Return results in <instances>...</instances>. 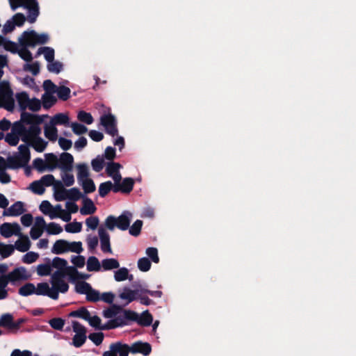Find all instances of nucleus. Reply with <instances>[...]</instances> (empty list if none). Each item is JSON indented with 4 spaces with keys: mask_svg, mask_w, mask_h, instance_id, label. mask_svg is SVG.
Returning a JSON list of instances; mask_svg holds the SVG:
<instances>
[{
    "mask_svg": "<svg viewBox=\"0 0 356 356\" xmlns=\"http://www.w3.org/2000/svg\"><path fill=\"white\" fill-rule=\"evenodd\" d=\"M47 115L40 116L28 112H22L20 120L11 124L9 134H41L40 124Z\"/></svg>",
    "mask_w": 356,
    "mask_h": 356,
    "instance_id": "obj_1",
    "label": "nucleus"
},
{
    "mask_svg": "<svg viewBox=\"0 0 356 356\" xmlns=\"http://www.w3.org/2000/svg\"><path fill=\"white\" fill-rule=\"evenodd\" d=\"M49 41V35L46 33L38 34L35 31H24L19 38L21 46L33 47L36 44H44Z\"/></svg>",
    "mask_w": 356,
    "mask_h": 356,
    "instance_id": "obj_2",
    "label": "nucleus"
},
{
    "mask_svg": "<svg viewBox=\"0 0 356 356\" xmlns=\"http://www.w3.org/2000/svg\"><path fill=\"white\" fill-rule=\"evenodd\" d=\"M131 217V214L128 211L123 212L118 218L110 215L106 218L104 226L110 231H113L115 227L123 231L127 230L130 225Z\"/></svg>",
    "mask_w": 356,
    "mask_h": 356,
    "instance_id": "obj_3",
    "label": "nucleus"
},
{
    "mask_svg": "<svg viewBox=\"0 0 356 356\" xmlns=\"http://www.w3.org/2000/svg\"><path fill=\"white\" fill-rule=\"evenodd\" d=\"M4 108L8 111H13L15 107L13 92L8 81L0 82V108Z\"/></svg>",
    "mask_w": 356,
    "mask_h": 356,
    "instance_id": "obj_4",
    "label": "nucleus"
},
{
    "mask_svg": "<svg viewBox=\"0 0 356 356\" xmlns=\"http://www.w3.org/2000/svg\"><path fill=\"white\" fill-rule=\"evenodd\" d=\"M21 140L38 152H42L48 145V142L40 137V135H21Z\"/></svg>",
    "mask_w": 356,
    "mask_h": 356,
    "instance_id": "obj_5",
    "label": "nucleus"
},
{
    "mask_svg": "<svg viewBox=\"0 0 356 356\" xmlns=\"http://www.w3.org/2000/svg\"><path fill=\"white\" fill-rule=\"evenodd\" d=\"M24 6L29 10L28 21L30 23H34L39 15V8L36 0H24V3H19L17 5H14L10 3V6L13 10H15L18 6Z\"/></svg>",
    "mask_w": 356,
    "mask_h": 356,
    "instance_id": "obj_6",
    "label": "nucleus"
},
{
    "mask_svg": "<svg viewBox=\"0 0 356 356\" xmlns=\"http://www.w3.org/2000/svg\"><path fill=\"white\" fill-rule=\"evenodd\" d=\"M100 124L104 128L106 134H118L117 120L113 114L109 113L102 115Z\"/></svg>",
    "mask_w": 356,
    "mask_h": 356,
    "instance_id": "obj_7",
    "label": "nucleus"
},
{
    "mask_svg": "<svg viewBox=\"0 0 356 356\" xmlns=\"http://www.w3.org/2000/svg\"><path fill=\"white\" fill-rule=\"evenodd\" d=\"M10 283L13 285H17L18 282L28 280L31 275L28 273L24 266L15 268L11 272L7 274Z\"/></svg>",
    "mask_w": 356,
    "mask_h": 356,
    "instance_id": "obj_8",
    "label": "nucleus"
},
{
    "mask_svg": "<svg viewBox=\"0 0 356 356\" xmlns=\"http://www.w3.org/2000/svg\"><path fill=\"white\" fill-rule=\"evenodd\" d=\"M136 312L129 310L124 309L122 310V315H119L113 318L114 324L116 325V328L119 327H122L127 325V321L136 319Z\"/></svg>",
    "mask_w": 356,
    "mask_h": 356,
    "instance_id": "obj_9",
    "label": "nucleus"
},
{
    "mask_svg": "<svg viewBox=\"0 0 356 356\" xmlns=\"http://www.w3.org/2000/svg\"><path fill=\"white\" fill-rule=\"evenodd\" d=\"M35 294L38 296H47L53 300H57L59 296L57 291L50 288L47 282L38 283L37 287H35Z\"/></svg>",
    "mask_w": 356,
    "mask_h": 356,
    "instance_id": "obj_10",
    "label": "nucleus"
},
{
    "mask_svg": "<svg viewBox=\"0 0 356 356\" xmlns=\"http://www.w3.org/2000/svg\"><path fill=\"white\" fill-rule=\"evenodd\" d=\"M73 156L67 152L60 154L58 161V168L63 172H70L73 168Z\"/></svg>",
    "mask_w": 356,
    "mask_h": 356,
    "instance_id": "obj_11",
    "label": "nucleus"
},
{
    "mask_svg": "<svg viewBox=\"0 0 356 356\" xmlns=\"http://www.w3.org/2000/svg\"><path fill=\"white\" fill-rule=\"evenodd\" d=\"M100 239L101 249L103 252H112L110 243V236L105 228L100 227L98 229Z\"/></svg>",
    "mask_w": 356,
    "mask_h": 356,
    "instance_id": "obj_12",
    "label": "nucleus"
},
{
    "mask_svg": "<svg viewBox=\"0 0 356 356\" xmlns=\"http://www.w3.org/2000/svg\"><path fill=\"white\" fill-rule=\"evenodd\" d=\"M152 351V346L147 342H143L140 341H136L131 346V353H141L145 356L149 355Z\"/></svg>",
    "mask_w": 356,
    "mask_h": 356,
    "instance_id": "obj_13",
    "label": "nucleus"
},
{
    "mask_svg": "<svg viewBox=\"0 0 356 356\" xmlns=\"http://www.w3.org/2000/svg\"><path fill=\"white\" fill-rule=\"evenodd\" d=\"M134 181L131 177L124 178L122 180V182L119 184L118 185H115L113 188V191L115 193H118L121 191L124 193H129L134 188Z\"/></svg>",
    "mask_w": 356,
    "mask_h": 356,
    "instance_id": "obj_14",
    "label": "nucleus"
},
{
    "mask_svg": "<svg viewBox=\"0 0 356 356\" xmlns=\"http://www.w3.org/2000/svg\"><path fill=\"white\" fill-rule=\"evenodd\" d=\"M54 197L58 201H63L67 199V190L65 188L63 184L60 181H57L54 184Z\"/></svg>",
    "mask_w": 356,
    "mask_h": 356,
    "instance_id": "obj_15",
    "label": "nucleus"
},
{
    "mask_svg": "<svg viewBox=\"0 0 356 356\" xmlns=\"http://www.w3.org/2000/svg\"><path fill=\"white\" fill-rule=\"evenodd\" d=\"M23 202L18 201L12 204L7 210L3 211L4 216H18L24 212Z\"/></svg>",
    "mask_w": 356,
    "mask_h": 356,
    "instance_id": "obj_16",
    "label": "nucleus"
},
{
    "mask_svg": "<svg viewBox=\"0 0 356 356\" xmlns=\"http://www.w3.org/2000/svg\"><path fill=\"white\" fill-rule=\"evenodd\" d=\"M131 321L137 322V323L141 326L147 327L149 326L153 321L152 315L148 310L144 311L139 316L136 313V319L131 320Z\"/></svg>",
    "mask_w": 356,
    "mask_h": 356,
    "instance_id": "obj_17",
    "label": "nucleus"
},
{
    "mask_svg": "<svg viewBox=\"0 0 356 356\" xmlns=\"http://www.w3.org/2000/svg\"><path fill=\"white\" fill-rule=\"evenodd\" d=\"M110 349L116 354L118 353L120 356H128L129 353L131 352V346L120 342L112 343Z\"/></svg>",
    "mask_w": 356,
    "mask_h": 356,
    "instance_id": "obj_18",
    "label": "nucleus"
},
{
    "mask_svg": "<svg viewBox=\"0 0 356 356\" xmlns=\"http://www.w3.org/2000/svg\"><path fill=\"white\" fill-rule=\"evenodd\" d=\"M97 210L95 205L91 199L85 197L83 201V207L80 209L82 215H91L93 214Z\"/></svg>",
    "mask_w": 356,
    "mask_h": 356,
    "instance_id": "obj_19",
    "label": "nucleus"
},
{
    "mask_svg": "<svg viewBox=\"0 0 356 356\" xmlns=\"http://www.w3.org/2000/svg\"><path fill=\"white\" fill-rule=\"evenodd\" d=\"M31 247V241L29 237L26 235L20 236L15 243V248L19 252H24L29 250Z\"/></svg>",
    "mask_w": 356,
    "mask_h": 356,
    "instance_id": "obj_20",
    "label": "nucleus"
},
{
    "mask_svg": "<svg viewBox=\"0 0 356 356\" xmlns=\"http://www.w3.org/2000/svg\"><path fill=\"white\" fill-rule=\"evenodd\" d=\"M69 242L63 240H57L52 248V252L56 254H61L68 252Z\"/></svg>",
    "mask_w": 356,
    "mask_h": 356,
    "instance_id": "obj_21",
    "label": "nucleus"
},
{
    "mask_svg": "<svg viewBox=\"0 0 356 356\" xmlns=\"http://www.w3.org/2000/svg\"><path fill=\"white\" fill-rule=\"evenodd\" d=\"M51 118L56 126L63 125L65 127H69V125H70V118L67 113H58Z\"/></svg>",
    "mask_w": 356,
    "mask_h": 356,
    "instance_id": "obj_22",
    "label": "nucleus"
},
{
    "mask_svg": "<svg viewBox=\"0 0 356 356\" xmlns=\"http://www.w3.org/2000/svg\"><path fill=\"white\" fill-rule=\"evenodd\" d=\"M39 209L44 215H48L51 219H54L58 216V213L53 212V206L47 200H43L40 204Z\"/></svg>",
    "mask_w": 356,
    "mask_h": 356,
    "instance_id": "obj_23",
    "label": "nucleus"
},
{
    "mask_svg": "<svg viewBox=\"0 0 356 356\" xmlns=\"http://www.w3.org/2000/svg\"><path fill=\"white\" fill-rule=\"evenodd\" d=\"M27 165L18 156H10L7 159V168L10 169H18Z\"/></svg>",
    "mask_w": 356,
    "mask_h": 356,
    "instance_id": "obj_24",
    "label": "nucleus"
},
{
    "mask_svg": "<svg viewBox=\"0 0 356 356\" xmlns=\"http://www.w3.org/2000/svg\"><path fill=\"white\" fill-rule=\"evenodd\" d=\"M16 99L19 106L20 110H22V112H26L25 110L28 107L29 103L30 102L28 94L26 92L17 93Z\"/></svg>",
    "mask_w": 356,
    "mask_h": 356,
    "instance_id": "obj_25",
    "label": "nucleus"
},
{
    "mask_svg": "<svg viewBox=\"0 0 356 356\" xmlns=\"http://www.w3.org/2000/svg\"><path fill=\"white\" fill-rule=\"evenodd\" d=\"M7 274L0 275V300L6 299L8 296V291L6 289L10 280Z\"/></svg>",
    "mask_w": 356,
    "mask_h": 356,
    "instance_id": "obj_26",
    "label": "nucleus"
},
{
    "mask_svg": "<svg viewBox=\"0 0 356 356\" xmlns=\"http://www.w3.org/2000/svg\"><path fill=\"white\" fill-rule=\"evenodd\" d=\"M69 277L72 281H76L79 280H87L89 278L90 275L79 273L76 268L70 266L68 268Z\"/></svg>",
    "mask_w": 356,
    "mask_h": 356,
    "instance_id": "obj_27",
    "label": "nucleus"
},
{
    "mask_svg": "<svg viewBox=\"0 0 356 356\" xmlns=\"http://www.w3.org/2000/svg\"><path fill=\"white\" fill-rule=\"evenodd\" d=\"M120 267L119 261L114 258L104 259L102 261V268L104 270H111Z\"/></svg>",
    "mask_w": 356,
    "mask_h": 356,
    "instance_id": "obj_28",
    "label": "nucleus"
},
{
    "mask_svg": "<svg viewBox=\"0 0 356 356\" xmlns=\"http://www.w3.org/2000/svg\"><path fill=\"white\" fill-rule=\"evenodd\" d=\"M46 165L49 170H53L56 168H58L59 159L53 153H49L45 154Z\"/></svg>",
    "mask_w": 356,
    "mask_h": 356,
    "instance_id": "obj_29",
    "label": "nucleus"
},
{
    "mask_svg": "<svg viewBox=\"0 0 356 356\" xmlns=\"http://www.w3.org/2000/svg\"><path fill=\"white\" fill-rule=\"evenodd\" d=\"M129 270L125 268H118V270L114 272V279L116 282H122L129 278ZM132 275H130L129 279L132 278Z\"/></svg>",
    "mask_w": 356,
    "mask_h": 356,
    "instance_id": "obj_30",
    "label": "nucleus"
},
{
    "mask_svg": "<svg viewBox=\"0 0 356 356\" xmlns=\"http://www.w3.org/2000/svg\"><path fill=\"white\" fill-rule=\"evenodd\" d=\"M44 54V58L48 63L54 60V50L49 47H40L37 52V56Z\"/></svg>",
    "mask_w": 356,
    "mask_h": 356,
    "instance_id": "obj_31",
    "label": "nucleus"
},
{
    "mask_svg": "<svg viewBox=\"0 0 356 356\" xmlns=\"http://www.w3.org/2000/svg\"><path fill=\"white\" fill-rule=\"evenodd\" d=\"M35 286L33 283H26L22 286L19 290L18 293L22 296H29L32 294H35Z\"/></svg>",
    "mask_w": 356,
    "mask_h": 356,
    "instance_id": "obj_32",
    "label": "nucleus"
},
{
    "mask_svg": "<svg viewBox=\"0 0 356 356\" xmlns=\"http://www.w3.org/2000/svg\"><path fill=\"white\" fill-rule=\"evenodd\" d=\"M102 268V264L99 263L98 259L95 256H91L87 261V270L88 271H99Z\"/></svg>",
    "mask_w": 356,
    "mask_h": 356,
    "instance_id": "obj_33",
    "label": "nucleus"
},
{
    "mask_svg": "<svg viewBox=\"0 0 356 356\" xmlns=\"http://www.w3.org/2000/svg\"><path fill=\"white\" fill-rule=\"evenodd\" d=\"M79 183L81 185L84 193L86 194L93 193L96 189L95 183L90 178L79 181Z\"/></svg>",
    "mask_w": 356,
    "mask_h": 356,
    "instance_id": "obj_34",
    "label": "nucleus"
},
{
    "mask_svg": "<svg viewBox=\"0 0 356 356\" xmlns=\"http://www.w3.org/2000/svg\"><path fill=\"white\" fill-rule=\"evenodd\" d=\"M76 168L78 181L89 178L88 167L86 163L79 164Z\"/></svg>",
    "mask_w": 356,
    "mask_h": 356,
    "instance_id": "obj_35",
    "label": "nucleus"
},
{
    "mask_svg": "<svg viewBox=\"0 0 356 356\" xmlns=\"http://www.w3.org/2000/svg\"><path fill=\"white\" fill-rule=\"evenodd\" d=\"M29 147L30 146L25 143L20 145L18 147L19 154L17 156L20 157V159H22L24 163H29L31 158Z\"/></svg>",
    "mask_w": 356,
    "mask_h": 356,
    "instance_id": "obj_36",
    "label": "nucleus"
},
{
    "mask_svg": "<svg viewBox=\"0 0 356 356\" xmlns=\"http://www.w3.org/2000/svg\"><path fill=\"white\" fill-rule=\"evenodd\" d=\"M68 268H69V267L65 268V270H57L56 271H55L51 275V284L55 285L58 282H59L60 281H63V277L65 275L69 276Z\"/></svg>",
    "mask_w": 356,
    "mask_h": 356,
    "instance_id": "obj_37",
    "label": "nucleus"
},
{
    "mask_svg": "<svg viewBox=\"0 0 356 356\" xmlns=\"http://www.w3.org/2000/svg\"><path fill=\"white\" fill-rule=\"evenodd\" d=\"M136 294L137 291H134L128 287H125L124 288L123 292L120 294V298L123 300H127L128 303H129L136 299Z\"/></svg>",
    "mask_w": 356,
    "mask_h": 356,
    "instance_id": "obj_38",
    "label": "nucleus"
},
{
    "mask_svg": "<svg viewBox=\"0 0 356 356\" xmlns=\"http://www.w3.org/2000/svg\"><path fill=\"white\" fill-rule=\"evenodd\" d=\"M70 89L64 86L57 87L56 90L58 97L63 101H67L70 97Z\"/></svg>",
    "mask_w": 356,
    "mask_h": 356,
    "instance_id": "obj_39",
    "label": "nucleus"
},
{
    "mask_svg": "<svg viewBox=\"0 0 356 356\" xmlns=\"http://www.w3.org/2000/svg\"><path fill=\"white\" fill-rule=\"evenodd\" d=\"M120 310H122L120 306L113 305L111 307L104 310L103 315L105 318H112L115 317Z\"/></svg>",
    "mask_w": 356,
    "mask_h": 356,
    "instance_id": "obj_40",
    "label": "nucleus"
},
{
    "mask_svg": "<svg viewBox=\"0 0 356 356\" xmlns=\"http://www.w3.org/2000/svg\"><path fill=\"white\" fill-rule=\"evenodd\" d=\"M15 248V245L0 243V254L3 258H7L13 253Z\"/></svg>",
    "mask_w": 356,
    "mask_h": 356,
    "instance_id": "obj_41",
    "label": "nucleus"
},
{
    "mask_svg": "<svg viewBox=\"0 0 356 356\" xmlns=\"http://www.w3.org/2000/svg\"><path fill=\"white\" fill-rule=\"evenodd\" d=\"M113 188V184L111 181L102 183L99 186V194L101 197H106Z\"/></svg>",
    "mask_w": 356,
    "mask_h": 356,
    "instance_id": "obj_42",
    "label": "nucleus"
},
{
    "mask_svg": "<svg viewBox=\"0 0 356 356\" xmlns=\"http://www.w3.org/2000/svg\"><path fill=\"white\" fill-rule=\"evenodd\" d=\"M89 311L86 307H81L80 309L73 311L70 314V316L78 317L87 321L90 316Z\"/></svg>",
    "mask_w": 356,
    "mask_h": 356,
    "instance_id": "obj_43",
    "label": "nucleus"
},
{
    "mask_svg": "<svg viewBox=\"0 0 356 356\" xmlns=\"http://www.w3.org/2000/svg\"><path fill=\"white\" fill-rule=\"evenodd\" d=\"M47 67L49 72L58 74L63 70V65L62 63L54 60L47 64Z\"/></svg>",
    "mask_w": 356,
    "mask_h": 356,
    "instance_id": "obj_44",
    "label": "nucleus"
},
{
    "mask_svg": "<svg viewBox=\"0 0 356 356\" xmlns=\"http://www.w3.org/2000/svg\"><path fill=\"white\" fill-rule=\"evenodd\" d=\"M42 104L44 108H49L57 102L56 98L51 93L44 94L42 96Z\"/></svg>",
    "mask_w": 356,
    "mask_h": 356,
    "instance_id": "obj_45",
    "label": "nucleus"
},
{
    "mask_svg": "<svg viewBox=\"0 0 356 356\" xmlns=\"http://www.w3.org/2000/svg\"><path fill=\"white\" fill-rule=\"evenodd\" d=\"M78 120L87 124H90L93 122L94 120L92 115L90 113H87L85 111H80L77 114Z\"/></svg>",
    "mask_w": 356,
    "mask_h": 356,
    "instance_id": "obj_46",
    "label": "nucleus"
},
{
    "mask_svg": "<svg viewBox=\"0 0 356 356\" xmlns=\"http://www.w3.org/2000/svg\"><path fill=\"white\" fill-rule=\"evenodd\" d=\"M91 287L89 283L81 281L76 284L75 290L78 293L87 295L89 290L91 289Z\"/></svg>",
    "mask_w": 356,
    "mask_h": 356,
    "instance_id": "obj_47",
    "label": "nucleus"
},
{
    "mask_svg": "<svg viewBox=\"0 0 356 356\" xmlns=\"http://www.w3.org/2000/svg\"><path fill=\"white\" fill-rule=\"evenodd\" d=\"M4 139L11 146H15L21 140V135H0V140Z\"/></svg>",
    "mask_w": 356,
    "mask_h": 356,
    "instance_id": "obj_48",
    "label": "nucleus"
},
{
    "mask_svg": "<svg viewBox=\"0 0 356 356\" xmlns=\"http://www.w3.org/2000/svg\"><path fill=\"white\" fill-rule=\"evenodd\" d=\"M13 317L10 314H3L0 318V326L12 329Z\"/></svg>",
    "mask_w": 356,
    "mask_h": 356,
    "instance_id": "obj_49",
    "label": "nucleus"
},
{
    "mask_svg": "<svg viewBox=\"0 0 356 356\" xmlns=\"http://www.w3.org/2000/svg\"><path fill=\"white\" fill-rule=\"evenodd\" d=\"M67 261L63 258L60 257H55L52 261V267L57 268L60 270H65V268H68Z\"/></svg>",
    "mask_w": 356,
    "mask_h": 356,
    "instance_id": "obj_50",
    "label": "nucleus"
},
{
    "mask_svg": "<svg viewBox=\"0 0 356 356\" xmlns=\"http://www.w3.org/2000/svg\"><path fill=\"white\" fill-rule=\"evenodd\" d=\"M29 188L34 193L38 195H42L44 193V187L40 180L33 181Z\"/></svg>",
    "mask_w": 356,
    "mask_h": 356,
    "instance_id": "obj_51",
    "label": "nucleus"
},
{
    "mask_svg": "<svg viewBox=\"0 0 356 356\" xmlns=\"http://www.w3.org/2000/svg\"><path fill=\"white\" fill-rule=\"evenodd\" d=\"M83 197L82 193L77 188H72L67 190V199L72 201H77Z\"/></svg>",
    "mask_w": 356,
    "mask_h": 356,
    "instance_id": "obj_52",
    "label": "nucleus"
},
{
    "mask_svg": "<svg viewBox=\"0 0 356 356\" xmlns=\"http://www.w3.org/2000/svg\"><path fill=\"white\" fill-rule=\"evenodd\" d=\"M22 49H19L17 54L24 60L26 62H31L33 56L31 52L27 49L29 47L22 46Z\"/></svg>",
    "mask_w": 356,
    "mask_h": 356,
    "instance_id": "obj_53",
    "label": "nucleus"
},
{
    "mask_svg": "<svg viewBox=\"0 0 356 356\" xmlns=\"http://www.w3.org/2000/svg\"><path fill=\"white\" fill-rule=\"evenodd\" d=\"M46 231L49 234L56 235L62 232L63 228L56 222H50L47 225Z\"/></svg>",
    "mask_w": 356,
    "mask_h": 356,
    "instance_id": "obj_54",
    "label": "nucleus"
},
{
    "mask_svg": "<svg viewBox=\"0 0 356 356\" xmlns=\"http://www.w3.org/2000/svg\"><path fill=\"white\" fill-rule=\"evenodd\" d=\"M143 221L136 220L129 228V234L134 236H138L141 232Z\"/></svg>",
    "mask_w": 356,
    "mask_h": 356,
    "instance_id": "obj_55",
    "label": "nucleus"
},
{
    "mask_svg": "<svg viewBox=\"0 0 356 356\" xmlns=\"http://www.w3.org/2000/svg\"><path fill=\"white\" fill-rule=\"evenodd\" d=\"M151 261L147 257H143L138 261V268L140 271L147 272L151 268Z\"/></svg>",
    "mask_w": 356,
    "mask_h": 356,
    "instance_id": "obj_56",
    "label": "nucleus"
},
{
    "mask_svg": "<svg viewBox=\"0 0 356 356\" xmlns=\"http://www.w3.org/2000/svg\"><path fill=\"white\" fill-rule=\"evenodd\" d=\"M65 231L69 233H78L81 231L82 225L79 222H73L67 224L65 227Z\"/></svg>",
    "mask_w": 356,
    "mask_h": 356,
    "instance_id": "obj_57",
    "label": "nucleus"
},
{
    "mask_svg": "<svg viewBox=\"0 0 356 356\" xmlns=\"http://www.w3.org/2000/svg\"><path fill=\"white\" fill-rule=\"evenodd\" d=\"M91 165L93 170L99 172L104 168V160L102 157L97 156L92 160Z\"/></svg>",
    "mask_w": 356,
    "mask_h": 356,
    "instance_id": "obj_58",
    "label": "nucleus"
},
{
    "mask_svg": "<svg viewBox=\"0 0 356 356\" xmlns=\"http://www.w3.org/2000/svg\"><path fill=\"white\" fill-rule=\"evenodd\" d=\"M50 326L56 330H62L65 325V320L61 318H54L49 321Z\"/></svg>",
    "mask_w": 356,
    "mask_h": 356,
    "instance_id": "obj_59",
    "label": "nucleus"
},
{
    "mask_svg": "<svg viewBox=\"0 0 356 356\" xmlns=\"http://www.w3.org/2000/svg\"><path fill=\"white\" fill-rule=\"evenodd\" d=\"M12 225L9 222H4L0 227V234L5 238H9L13 236L11 231Z\"/></svg>",
    "mask_w": 356,
    "mask_h": 356,
    "instance_id": "obj_60",
    "label": "nucleus"
},
{
    "mask_svg": "<svg viewBox=\"0 0 356 356\" xmlns=\"http://www.w3.org/2000/svg\"><path fill=\"white\" fill-rule=\"evenodd\" d=\"M23 69L24 71H29L34 76H36L40 72V65L38 62H35L32 64L26 63L24 65Z\"/></svg>",
    "mask_w": 356,
    "mask_h": 356,
    "instance_id": "obj_61",
    "label": "nucleus"
},
{
    "mask_svg": "<svg viewBox=\"0 0 356 356\" xmlns=\"http://www.w3.org/2000/svg\"><path fill=\"white\" fill-rule=\"evenodd\" d=\"M103 332H93L89 334L88 338L91 340L96 346H99L104 340Z\"/></svg>",
    "mask_w": 356,
    "mask_h": 356,
    "instance_id": "obj_62",
    "label": "nucleus"
},
{
    "mask_svg": "<svg viewBox=\"0 0 356 356\" xmlns=\"http://www.w3.org/2000/svg\"><path fill=\"white\" fill-rule=\"evenodd\" d=\"M121 165L119 163L110 162L107 164L106 172L108 176L119 172Z\"/></svg>",
    "mask_w": 356,
    "mask_h": 356,
    "instance_id": "obj_63",
    "label": "nucleus"
},
{
    "mask_svg": "<svg viewBox=\"0 0 356 356\" xmlns=\"http://www.w3.org/2000/svg\"><path fill=\"white\" fill-rule=\"evenodd\" d=\"M51 266L49 264H40L37 267V273L40 276H47L50 275Z\"/></svg>",
    "mask_w": 356,
    "mask_h": 356,
    "instance_id": "obj_64",
    "label": "nucleus"
}]
</instances>
